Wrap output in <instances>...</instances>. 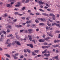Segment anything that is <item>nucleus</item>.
I'll return each instance as SVG.
<instances>
[{"mask_svg":"<svg viewBox=\"0 0 60 60\" xmlns=\"http://www.w3.org/2000/svg\"><path fill=\"white\" fill-rule=\"evenodd\" d=\"M49 39H50V37H48L44 39L45 40L47 41H50L49 40H48Z\"/></svg>","mask_w":60,"mask_h":60,"instance_id":"obj_1","label":"nucleus"},{"mask_svg":"<svg viewBox=\"0 0 60 60\" xmlns=\"http://www.w3.org/2000/svg\"><path fill=\"white\" fill-rule=\"evenodd\" d=\"M28 31H29V34H31L32 33V31H33V30L32 29H29L28 30Z\"/></svg>","mask_w":60,"mask_h":60,"instance_id":"obj_2","label":"nucleus"},{"mask_svg":"<svg viewBox=\"0 0 60 60\" xmlns=\"http://www.w3.org/2000/svg\"><path fill=\"white\" fill-rule=\"evenodd\" d=\"M27 45L28 46H30V47L31 48H33V45L32 44H27Z\"/></svg>","mask_w":60,"mask_h":60,"instance_id":"obj_3","label":"nucleus"},{"mask_svg":"<svg viewBox=\"0 0 60 60\" xmlns=\"http://www.w3.org/2000/svg\"><path fill=\"white\" fill-rule=\"evenodd\" d=\"M28 37L29 38V40H30V41H32L33 39H32V37H31V36H30V35H29L28 36Z\"/></svg>","mask_w":60,"mask_h":60,"instance_id":"obj_4","label":"nucleus"},{"mask_svg":"<svg viewBox=\"0 0 60 60\" xmlns=\"http://www.w3.org/2000/svg\"><path fill=\"white\" fill-rule=\"evenodd\" d=\"M42 15H44V16H47V17H50V16L48 14H46L45 13H44L42 14Z\"/></svg>","mask_w":60,"mask_h":60,"instance_id":"obj_5","label":"nucleus"},{"mask_svg":"<svg viewBox=\"0 0 60 60\" xmlns=\"http://www.w3.org/2000/svg\"><path fill=\"white\" fill-rule=\"evenodd\" d=\"M32 21L31 20L27 21L26 22V23L27 24H30V23H32Z\"/></svg>","mask_w":60,"mask_h":60,"instance_id":"obj_6","label":"nucleus"},{"mask_svg":"<svg viewBox=\"0 0 60 60\" xmlns=\"http://www.w3.org/2000/svg\"><path fill=\"white\" fill-rule=\"evenodd\" d=\"M21 5L20 4V3H18L17 5H15V7H19V6H20Z\"/></svg>","mask_w":60,"mask_h":60,"instance_id":"obj_7","label":"nucleus"},{"mask_svg":"<svg viewBox=\"0 0 60 60\" xmlns=\"http://www.w3.org/2000/svg\"><path fill=\"white\" fill-rule=\"evenodd\" d=\"M22 25H16V27H17L19 28V27H22Z\"/></svg>","mask_w":60,"mask_h":60,"instance_id":"obj_8","label":"nucleus"},{"mask_svg":"<svg viewBox=\"0 0 60 60\" xmlns=\"http://www.w3.org/2000/svg\"><path fill=\"white\" fill-rule=\"evenodd\" d=\"M16 44H17V45H19V46H20L21 45V44L19 42V41H16Z\"/></svg>","mask_w":60,"mask_h":60,"instance_id":"obj_9","label":"nucleus"},{"mask_svg":"<svg viewBox=\"0 0 60 60\" xmlns=\"http://www.w3.org/2000/svg\"><path fill=\"white\" fill-rule=\"evenodd\" d=\"M47 34L48 35H49V36H51V37H53V35H52L51 34V33H49V32L47 33Z\"/></svg>","mask_w":60,"mask_h":60,"instance_id":"obj_10","label":"nucleus"},{"mask_svg":"<svg viewBox=\"0 0 60 60\" xmlns=\"http://www.w3.org/2000/svg\"><path fill=\"white\" fill-rule=\"evenodd\" d=\"M34 52L35 53H38L39 52H40V51L39 50H36L34 51Z\"/></svg>","mask_w":60,"mask_h":60,"instance_id":"obj_11","label":"nucleus"},{"mask_svg":"<svg viewBox=\"0 0 60 60\" xmlns=\"http://www.w3.org/2000/svg\"><path fill=\"white\" fill-rule=\"evenodd\" d=\"M44 40L42 39H40L39 40V41L40 42H44Z\"/></svg>","mask_w":60,"mask_h":60,"instance_id":"obj_12","label":"nucleus"},{"mask_svg":"<svg viewBox=\"0 0 60 60\" xmlns=\"http://www.w3.org/2000/svg\"><path fill=\"white\" fill-rule=\"evenodd\" d=\"M39 20H41V21H45V19L44 18H41V19H40L39 18Z\"/></svg>","mask_w":60,"mask_h":60,"instance_id":"obj_13","label":"nucleus"},{"mask_svg":"<svg viewBox=\"0 0 60 60\" xmlns=\"http://www.w3.org/2000/svg\"><path fill=\"white\" fill-rule=\"evenodd\" d=\"M32 55H33V56H36L37 54H35V52H32Z\"/></svg>","mask_w":60,"mask_h":60,"instance_id":"obj_14","label":"nucleus"},{"mask_svg":"<svg viewBox=\"0 0 60 60\" xmlns=\"http://www.w3.org/2000/svg\"><path fill=\"white\" fill-rule=\"evenodd\" d=\"M11 45V43L9 44L8 45H7V47H8V48L10 47Z\"/></svg>","mask_w":60,"mask_h":60,"instance_id":"obj_15","label":"nucleus"},{"mask_svg":"<svg viewBox=\"0 0 60 60\" xmlns=\"http://www.w3.org/2000/svg\"><path fill=\"white\" fill-rule=\"evenodd\" d=\"M49 15H50L51 16H52V17H55V15H53L52 13H50L49 14Z\"/></svg>","mask_w":60,"mask_h":60,"instance_id":"obj_16","label":"nucleus"},{"mask_svg":"<svg viewBox=\"0 0 60 60\" xmlns=\"http://www.w3.org/2000/svg\"><path fill=\"white\" fill-rule=\"evenodd\" d=\"M26 50L28 52V53H31V52L30 50H29V49H26Z\"/></svg>","mask_w":60,"mask_h":60,"instance_id":"obj_17","label":"nucleus"},{"mask_svg":"<svg viewBox=\"0 0 60 60\" xmlns=\"http://www.w3.org/2000/svg\"><path fill=\"white\" fill-rule=\"evenodd\" d=\"M47 50V49H45L44 51L42 52V54H44V53H46V52Z\"/></svg>","mask_w":60,"mask_h":60,"instance_id":"obj_18","label":"nucleus"},{"mask_svg":"<svg viewBox=\"0 0 60 60\" xmlns=\"http://www.w3.org/2000/svg\"><path fill=\"white\" fill-rule=\"evenodd\" d=\"M13 0H10V2H11V5H12V4H14V2H13Z\"/></svg>","mask_w":60,"mask_h":60,"instance_id":"obj_19","label":"nucleus"},{"mask_svg":"<svg viewBox=\"0 0 60 60\" xmlns=\"http://www.w3.org/2000/svg\"><path fill=\"white\" fill-rule=\"evenodd\" d=\"M40 26H44L45 25V24L44 23H40L39 24Z\"/></svg>","mask_w":60,"mask_h":60,"instance_id":"obj_20","label":"nucleus"},{"mask_svg":"<svg viewBox=\"0 0 60 60\" xmlns=\"http://www.w3.org/2000/svg\"><path fill=\"white\" fill-rule=\"evenodd\" d=\"M12 36H13V35H12V34H10L9 35H8L7 36V37H11H11Z\"/></svg>","mask_w":60,"mask_h":60,"instance_id":"obj_21","label":"nucleus"},{"mask_svg":"<svg viewBox=\"0 0 60 60\" xmlns=\"http://www.w3.org/2000/svg\"><path fill=\"white\" fill-rule=\"evenodd\" d=\"M19 35H17L16 36V38L17 39H19Z\"/></svg>","mask_w":60,"mask_h":60,"instance_id":"obj_22","label":"nucleus"},{"mask_svg":"<svg viewBox=\"0 0 60 60\" xmlns=\"http://www.w3.org/2000/svg\"><path fill=\"white\" fill-rule=\"evenodd\" d=\"M5 55H6V56L7 57H8L10 56V55L8 54H5Z\"/></svg>","mask_w":60,"mask_h":60,"instance_id":"obj_23","label":"nucleus"},{"mask_svg":"<svg viewBox=\"0 0 60 60\" xmlns=\"http://www.w3.org/2000/svg\"><path fill=\"white\" fill-rule=\"evenodd\" d=\"M7 6L8 7H11V5L9 4H8L7 5Z\"/></svg>","mask_w":60,"mask_h":60,"instance_id":"obj_24","label":"nucleus"},{"mask_svg":"<svg viewBox=\"0 0 60 60\" xmlns=\"http://www.w3.org/2000/svg\"><path fill=\"white\" fill-rule=\"evenodd\" d=\"M17 41H14L13 43V44L14 45H15V44H16L17 43L16 42Z\"/></svg>","mask_w":60,"mask_h":60,"instance_id":"obj_25","label":"nucleus"},{"mask_svg":"<svg viewBox=\"0 0 60 60\" xmlns=\"http://www.w3.org/2000/svg\"><path fill=\"white\" fill-rule=\"evenodd\" d=\"M2 33H3V34H6V32L5 31H2Z\"/></svg>","mask_w":60,"mask_h":60,"instance_id":"obj_26","label":"nucleus"},{"mask_svg":"<svg viewBox=\"0 0 60 60\" xmlns=\"http://www.w3.org/2000/svg\"><path fill=\"white\" fill-rule=\"evenodd\" d=\"M14 59H18L19 58L15 56L14 57Z\"/></svg>","mask_w":60,"mask_h":60,"instance_id":"obj_27","label":"nucleus"},{"mask_svg":"<svg viewBox=\"0 0 60 60\" xmlns=\"http://www.w3.org/2000/svg\"><path fill=\"white\" fill-rule=\"evenodd\" d=\"M45 5L47 6H48V7H50V6L47 3H45Z\"/></svg>","mask_w":60,"mask_h":60,"instance_id":"obj_28","label":"nucleus"},{"mask_svg":"<svg viewBox=\"0 0 60 60\" xmlns=\"http://www.w3.org/2000/svg\"><path fill=\"white\" fill-rule=\"evenodd\" d=\"M15 15H17V14L19 15V13L18 12H15Z\"/></svg>","mask_w":60,"mask_h":60,"instance_id":"obj_29","label":"nucleus"},{"mask_svg":"<svg viewBox=\"0 0 60 60\" xmlns=\"http://www.w3.org/2000/svg\"><path fill=\"white\" fill-rule=\"evenodd\" d=\"M25 7H23L22 8V11H24V10H25Z\"/></svg>","mask_w":60,"mask_h":60,"instance_id":"obj_30","label":"nucleus"},{"mask_svg":"<svg viewBox=\"0 0 60 60\" xmlns=\"http://www.w3.org/2000/svg\"><path fill=\"white\" fill-rule=\"evenodd\" d=\"M39 11H43V12H44V11L42 10L41 9H39Z\"/></svg>","mask_w":60,"mask_h":60,"instance_id":"obj_31","label":"nucleus"},{"mask_svg":"<svg viewBox=\"0 0 60 60\" xmlns=\"http://www.w3.org/2000/svg\"><path fill=\"white\" fill-rule=\"evenodd\" d=\"M59 51L57 49L56 50V52L57 53H59Z\"/></svg>","mask_w":60,"mask_h":60,"instance_id":"obj_32","label":"nucleus"},{"mask_svg":"<svg viewBox=\"0 0 60 60\" xmlns=\"http://www.w3.org/2000/svg\"><path fill=\"white\" fill-rule=\"evenodd\" d=\"M56 25V23H53L52 24V26H54Z\"/></svg>","mask_w":60,"mask_h":60,"instance_id":"obj_33","label":"nucleus"},{"mask_svg":"<svg viewBox=\"0 0 60 60\" xmlns=\"http://www.w3.org/2000/svg\"><path fill=\"white\" fill-rule=\"evenodd\" d=\"M25 38H24L23 40H24V41H25V40H26L27 39H28L27 37H25Z\"/></svg>","mask_w":60,"mask_h":60,"instance_id":"obj_34","label":"nucleus"},{"mask_svg":"<svg viewBox=\"0 0 60 60\" xmlns=\"http://www.w3.org/2000/svg\"><path fill=\"white\" fill-rule=\"evenodd\" d=\"M49 21H50V22H54V21H53L51 20L50 19H49Z\"/></svg>","mask_w":60,"mask_h":60,"instance_id":"obj_35","label":"nucleus"},{"mask_svg":"<svg viewBox=\"0 0 60 60\" xmlns=\"http://www.w3.org/2000/svg\"><path fill=\"white\" fill-rule=\"evenodd\" d=\"M46 31H48L49 30V27L48 26L46 27Z\"/></svg>","mask_w":60,"mask_h":60,"instance_id":"obj_36","label":"nucleus"},{"mask_svg":"<svg viewBox=\"0 0 60 60\" xmlns=\"http://www.w3.org/2000/svg\"><path fill=\"white\" fill-rule=\"evenodd\" d=\"M32 41L34 42V43L35 44L36 43V42H35V41L34 40H32Z\"/></svg>","mask_w":60,"mask_h":60,"instance_id":"obj_37","label":"nucleus"},{"mask_svg":"<svg viewBox=\"0 0 60 60\" xmlns=\"http://www.w3.org/2000/svg\"><path fill=\"white\" fill-rule=\"evenodd\" d=\"M42 2V1L41 0H40L38 2L39 3H40L39 4L41 5V3Z\"/></svg>","mask_w":60,"mask_h":60,"instance_id":"obj_38","label":"nucleus"},{"mask_svg":"<svg viewBox=\"0 0 60 60\" xmlns=\"http://www.w3.org/2000/svg\"><path fill=\"white\" fill-rule=\"evenodd\" d=\"M47 11H51V9H49V8H48V9H47Z\"/></svg>","mask_w":60,"mask_h":60,"instance_id":"obj_39","label":"nucleus"},{"mask_svg":"<svg viewBox=\"0 0 60 60\" xmlns=\"http://www.w3.org/2000/svg\"><path fill=\"white\" fill-rule=\"evenodd\" d=\"M47 25L48 26H51V24H50L49 23H47Z\"/></svg>","mask_w":60,"mask_h":60,"instance_id":"obj_40","label":"nucleus"},{"mask_svg":"<svg viewBox=\"0 0 60 60\" xmlns=\"http://www.w3.org/2000/svg\"><path fill=\"white\" fill-rule=\"evenodd\" d=\"M35 22L36 23H39V22L38 21V20H35Z\"/></svg>","mask_w":60,"mask_h":60,"instance_id":"obj_41","label":"nucleus"},{"mask_svg":"<svg viewBox=\"0 0 60 60\" xmlns=\"http://www.w3.org/2000/svg\"><path fill=\"white\" fill-rule=\"evenodd\" d=\"M50 47V46L49 45L47 46H45V49L47 48H49Z\"/></svg>","mask_w":60,"mask_h":60,"instance_id":"obj_42","label":"nucleus"},{"mask_svg":"<svg viewBox=\"0 0 60 60\" xmlns=\"http://www.w3.org/2000/svg\"><path fill=\"white\" fill-rule=\"evenodd\" d=\"M17 20H18L17 19H15V20H13V22H16V21H17Z\"/></svg>","mask_w":60,"mask_h":60,"instance_id":"obj_43","label":"nucleus"},{"mask_svg":"<svg viewBox=\"0 0 60 60\" xmlns=\"http://www.w3.org/2000/svg\"><path fill=\"white\" fill-rule=\"evenodd\" d=\"M24 57V56H20V58H23Z\"/></svg>","mask_w":60,"mask_h":60,"instance_id":"obj_44","label":"nucleus"},{"mask_svg":"<svg viewBox=\"0 0 60 60\" xmlns=\"http://www.w3.org/2000/svg\"><path fill=\"white\" fill-rule=\"evenodd\" d=\"M30 15H34V14H33L32 13H30Z\"/></svg>","mask_w":60,"mask_h":60,"instance_id":"obj_45","label":"nucleus"},{"mask_svg":"<svg viewBox=\"0 0 60 60\" xmlns=\"http://www.w3.org/2000/svg\"><path fill=\"white\" fill-rule=\"evenodd\" d=\"M23 31H24V30H21L20 31V33H21L22 32H23Z\"/></svg>","mask_w":60,"mask_h":60,"instance_id":"obj_46","label":"nucleus"},{"mask_svg":"<svg viewBox=\"0 0 60 60\" xmlns=\"http://www.w3.org/2000/svg\"><path fill=\"white\" fill-rule=\"evenodd\" d=\"M47 43L46 42H45L44 43V45H47Z\"/></svg>","mask_w":60,"mask_h":60,"instance_id":"obj_47","label":"nucleus"},{"mask_svg":"<svg viewBox=\"0 0 60 60\" xmlns=\"http://www.w3.org/2000/svg\"><path fill=\"white\" fill-rule=\"evenodd\" d=\"M21 19H23V20H25V19H26V18L24 17H22L21 18Z\"/></svg>","mask_w":60,"mask_h":60,"instance_id":"obj_48","label":"nucleus"},{"mask_svg":"<svg viewBox=\"0 0 60 60\" xmlns=\"http://www.w3.org/2000/svg\"><path fill=\"white\" fill-rule=\"evenodd\" d=\"M29 18L28 17H27L26 19V20H29Z\"/></svg>","mask_w":60,"mask_h":60,"instance_id":"obj_49","label":"nucleus"},{"mask_svg":"<svg viewBox=\"0 0 60 60\" xmlns=\"http://www.w3.org/2000/svg\"><path fill=\"white\" fill-rule=\"evenodd\" d=\"M39 29L38 28L37 29H36V31L37 32H38V31H39Z\"/></svg>","mask_w":60,"mask_h":60,"instance_id":"obj_50","label":"nucleus"},{"mask_svg":"<svg viewBox=\"0 0 60 60\" xmlns=\"http://www.w3.org/2000/svg\"><path fill=\"white\" fill-rule=\"evenodd\" d=\"M24 51L25 53H26L27 52V51H26V49H24Z\"/></svg>","mask_w":60,"mask_h":60,"instance_id":"obj_51","label":"nucleus"},{"mask_svg":"<svg viewBox=\"0 0 60 60\" xmlns=\"http://www.w3.org/2000/svg\"><path fill=\"white\" fill-rule=\"evenodd\" d=\"M4 16L5 17H6L7 16V14H4Z\"/></svg>","mask_w":60,"mask_h":60,"instance_id":"obj_52","label":"nucleus"},{"mask_svg":"<svg viewBox=\"0 0 60 60\" xmlns=\"http://www.w3.org/2000/svg\"><path fill=\"white\" fill-rule=\"evenodd\" d=\"M42 48H43V49H46L45 46H42Z\"/></svg>","mask_w":60,"mask_h":60,"instance_id":"obj_53","label":"nucleus"},{"mask_svg":"<svg viewBox=\"0 0 60 60\" xmlns=\"http://www.w3.org/2000/svg\"><path fill=\"white\" fill-rule=\"evenodd\" d=\"M55 47H56H56H59V45H55Z\"/></svg>","mask_w":60,"mask_h":60,"instance_id":"obj_54","label":"nucleus"},{"mask_svg":"<svg viewBox=\"0 0 60 60\" xmlns=\"http://www.w3.org/2000/svg\"><path fill=\"white\" fill-rule=\"evenodd\" d=\"M10 30L9 29H8L7 30V32L8 33H9V32H10Z\"/></svg>","mask_w":60,"mask_h":60,"instance_id":"obj_55","label":"nucleus"},{"mask_svg":"<svg viewBox=\"0 0 60 60\" xmlns=\"http://www.w3.org/2000/svg\"><path fill=\"white\" fill-rule=\"evenodd\" d=\"M57 23H59V24H60V22L59 21H56Z\"/></svg>","mask_w":60,"mask_h":60,"instance_id":"obj_56","label":"nucleus"},{"mask_svg":"<svg viewBox=\"0 0 60 60\" xmlns=\"http://www.w3.org/2000/svg\"><path fill=\"white\" fill-rule=\"evenodd\" d=\"M52 19L53 20H55V19H56V18H55V17H53Z\"/></svg>","mask_w":60,"mask_h":60,"instance_id":"obj_57","label":"nucleus"},{"mask_svg":"<svg viewBox=\"0 0 60 60\" xmlns=\"http://www.w3.org/2000/svg\"><path fill=\"white\" fill-rule=\"evenodd\" d=\"M24 55L26 57L27 56V54L26 53L24 54Z\"/></svg>","mask_w":60,"mask_h":60,"instance_id":"obj_58","label":"nucleus"},{"mask_svg":"<svg viewBox=\"0 0 60 60\" xmlns=\"http://www.w3.org/2000/svg\"><path fill=\"white\" fill-rule=\"evenodd\" d=\"M8 27L9 28H10V29H11V26H9Z\"/></svg>","mask_w":60,"mask_h":60,"instance_id":"obj_59","label":"nucleus"},{"mask_svg":"<svg viewBox=\"0 0 60 60\" xmlns=\"http://www.w3.org/2000/svg\"><path fill=\"white\" fill-rule=\"evenodd\" d=\"M44 9H48V7L47 6H45L44 7Z\"/></svg>","mask_w":60,"mask_h":60,"instance_id":"obj_60","label":"nucleus"},{"mask_svg":"<svg viewBox=\"0 0 60 60\" xmlns=\"http://www.w3.org/2000/svg\"><path fill=\"white\" fill-rule=\"evenodd\" d=\"M57 42H60V40L58 39L57 40Z\"/></svg>","mask_w":60,"mask_h":60,"instance_id":"obj_61","label":"nucleus"},{"mask_svg":"<svg viewBox=\"0 0 60 60\" xmlns=\"http://www.w3.org/2000/svg\"><path fill=\"white\" fill-rule=\"evenodd\" d=\"M38 57H40V56H41V55H38L37 56Z\"/></svg>","mask_w":60,"mask_h":60,"instance_id":"obj_62","label":"nucleus"},{"mask_svg":"<svg viewBox=\"0 0 60 60\" xmlns=\"http://www.w3.org/2000/svg\"><path fill=\"white\" fill-rule=\"evenodd\" d=\"M55 59H58V56H57L55 57Z\"/></svg>","mask_w":60,"mask_h":60,"instance_id":"obj_63","label":"nucleus"},{"mask_svg":"<svg viewBox=\"0 0 60 60\" xmlns=\"http://www.w3.org/2000/svg\"><path fill=\"white\" fill-rule=\"evenodd\" d=\"M43 38H44L45 37V35L44 34L42 36Z\"/></svg>","mask_w":60,"mask_h":60,"instance_id":"obj_64","label":"nucleus"}]
</instances>
